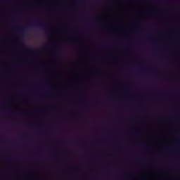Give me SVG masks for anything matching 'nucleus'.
Instances as JSON below:
<instances>
[{
	"label": "nucleus",
	"instance_id": "nucleus-1",
	"mask_svg": "<svg viewBox=\"0 0 180 180\" xmlns=\"http://www.w3.org/2000/svg\"><path fill=\"white\" fill-rule=\"evenodd\" d=\"M30 27H41V29H44V30H46V32H49V29L44 27V25H43L41 24H30V25H27L25 27L20 29L19 37H20V40H22V39H23V36H25L26 30L30 29Z\"/></svg>",
	"mask_w": 180,
	"mask_h": 180
},
{
	"label": "nucleus",
	"instance_id": "nucleus-2",
	"mask_svg": "<svg viewBox=\"0 0 180 180\" xmlns=\"http://www.w3.org/2000/svg\"><path fill=\"white\" fill-rule=\"evenodd\" d=\"M13 115H26L25 112H13Z\"/></svg>",
	"mask_w": 180,
	"mask_h": 180
}]
</instances>
